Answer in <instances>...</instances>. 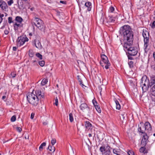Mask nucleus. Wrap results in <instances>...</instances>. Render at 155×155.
<instances>
[{
  "mask_svg": "<svg viewBox=\"0 0 155 155\" xmlns=\"http://www.w3.org/2000/svg\"><path fill=\"white\" fill-rule=\"evenodd\" d=\"M113 152L117 155H120V152L119 150L114 149L113 150Z\"/></svg>",
  "mask_w": 155,
  "mask_h": 155,
  "instance_id": "nucleus-28",
  "label": "nucleus"
},
{
  "mask_svg": "<svg viewBox=\"0 0 155 155\" xmlns=\"http://www.w3.org/2000/svg\"><path fill=\"white\" fill-rule=\"evenodd\" d=\"M43 124L44 125H46L48 124V123L46 122H43Z\"/></svg>",
  "mask_w": 155,
  "mask_h": 155,
  "instance_id": "nucleus-53",
  "label": "nucleus"
},
{
  "mask_svg": "<svg viewBox=\"0 0 155 155\" xmlns=\"http://www.w3.org/2000/svg\"><path fill=\"white\" fill-rule=\"evenodd\" d=\"M141 81V86H142V90L143 91H146L149 86L150 87L149 80L146 76H144L142 77Z\"/></svg>",
  "mask_w": 155,
  "mask_h": 155,
  "instance_id": "nucleus-5",
  "label": "nucleus"
},
{
  "mask_svg": "<svg viewBox=\"0 0 155 155\" xmlns=\"http://www.w3.org/2000/svg\"><path fill=\"white\" fill-rule=\"evenodd\" d=\"M8 32L9 31L7 30H5L4 31V33L6 35H8Z\"/></svg>",
  "mask_w": 155,
  "mask_h": 155,
  "instance_id": "nucleus-50",
  "label": "nucleus"
},
{
  "mask_svg": "<svg viewBox=\"0 0 155 155\" xmlns=\"http://www.w3.org/2000/svg\"><path fill=\"white\" fill-rule=\"evenodd\" d=\"M2 18H1V17L0 16V23L2 21Z\"/></svg>",
  "mask_w": 155,
  "mask_h": 155,
  "instance_id": "nucleus-57",
  "label": "nucleus"
},
{
  "mask_svg": "<svg viewBox=\"0 0 155 155\" xmlns=\"http://www.w3.org/2000/svg\"><path fill=\"white\" fill-rule=\"evenodd\" d=\"M150 25L152 28H155V21H154Z\"/></svg>",
  "mask_w": 155,
  "mask_h": 155,
  "instance_id": "nucleus-44",
  "label": "nucleus"
},
{
  "mask_svg": "<svg viewBox=\"0 0 155 155\" xmlns=\"http://www.w3.org/2000/svg\"><path fill=\"white\" fill-rule=\"evenodd\" d=\"M69 120L71 122H72L74 120L73 117V116L72 114L70 113L69 114Z\"/></svg>",
  "mask_w": 155,
  "mask_h": 155,
  "instance_id": "nucleus-33",
  "label": "nucleus"
},
{
  "mask_svg": "<svg viewBox=\"0 0 155 155\" xmlns=\"http://www.w3.org/2000/svg\"><path fill=\"white\" fill-rule=\"evenodd\" d=\"M36 56L40 59H42V55L38 53H36Z\"/></svg>",
  "mask_w": 155,
  "mask_h": 155,
  "instance_id": "nucleus-37",
  "label": "nucleus"
},
{
  "mask_svg": "<svg viewBox=\"0 0 155 155\" xmlns=\"http://www.w3.org/2000/svg\"><path fill=\"white\" fill-rule=\"evenodd\" d=\"M0 7L3 10L7 8L8 6L7 3L5 2L0 0Z\"/></svg>",
  "mask_w": 155,
  "mask_h": 155,
  "instance_id": "nucleus-15",
  "label": "nucleus"
},
{
  "mask_svg": "<svg viewBox=\"0 0 155 155\" xmlns=\"http://www.w3.org/2000/svg\"><path fill=\"white\" fill-rule=\"evenodd\" d=\"M23 19L20 16H17L15 18V20L18 23H22L21 22L23 21Z\"/></svg>",
  "mask_w": 155,
  "mask_h": 155,
  "instance_id": "nucleus-22",
  "label": "nucleus"
},
{
  "mask_svg": "<svg viewBox=\"0 0 155 155\" xmlns=\"http://www.w3.org/2000/svg\"><path fill=\"white\" fill-rule=\"evenodd\" d=\"M35 47L38 49L41 50L42 49V46L40 41L37 39H35Z\"/></svg>",
  "mask_w": 155,
  "mask_h": 155,
  "instance_id": "nucleus-12",
  "label": "nucleus"
},
{
  "mask_svg": "<svg viewBox=\"0 0 155 155\" xmlns=\"http://www.w3.org/2000/svg\"><path fill=\"white\" fill-rule=\"evenodd\" d=\"M78 79L80 83V84L82 86V87L84 85L83 84L82 81L81 80V79L80 78V76H77Z\"/></svg>",
  "mask_w": 155,
  "mask_h": 155,
  "instance_id": "nucleus-32",
  "label": "nucleus"
},
{
  "mask_svg": "<svg viewBox=\"0 0 155 155\" xmlns=\"http://www.w3.org/2000/svg\"><path fill=\"white\" fill-rule=\"evenodd\" d=\"M152 89V90H155V84L153 87Z\"/></svg>",
  "mask_w": 155,
  "mask_h": 155,
  "instance_id": "nucleus-56",
  "label": "nucleus"
},
{
  "mask_svg": "<svg viewBox=\"0 0 155 155\" xmlns=\"http://www.w3.org/2000/svg\"><path fill=\"white\" fill-rule=\"evenodd\" d=\"M28 54L30 57H33L34 55V52L33 51L32 49H30L29 51Z\"/></svg>",
  "mask_w": 155,
  "mask_h": 155,
  "instance_id": "nucleus-27",
  "label": "nucleus"
},
{
  "mask_svg": "<svg viewBox=\"0 0 155 155\" xmlns=\"http://www.w3.org/2000/svg\"><path fill=\"white\" fill-rule=\"evenodd\" d=\"M153 70L155 71V66L153 68Z\"/></svg>",
  "mask_w": 155,
  "mask_h": 155,
  "instance_id": "nucleus-63",
  "label": "nucleus"
},
{
  "mask_svg": "<svg viewBox=\"0 0 155 155\" xmlns=\"http://www.w3.org/2000/svg\"><path fill=\"white\" fill-rule=\"evenodd\" d=\"M128 64L129 67L130 68H133L134 67V62L132 61L128 62Z\"/></svg>",
  "mask_w": 155,
  "mask_h": 155,
  "instance_id": "nucleus-34",
  "label": "nucleus"
},
{
  "mask_svg": "<svg viewBox=\"0 0 155 155\" xmlns=\"http://www.w3.org/2000/svg\"><path fill=\"white\" fill-rule=\"evenodd\" d=\"M81 3L82 4H84V2H81Z\"/></svg>",
  "mask_w": 155,
  "mask_h": 155,
  "instance_id": "nucleus-61",
  "label": "nucleus"
},
{
  "mask_svg": "<svg viewBox=\"0 0 155 155\" xmlns=\"http://www.w3.org/2000/svg\"><path fill=\"white\" fill-rule=\"evenodd\" d=\"M46 145V143L45 142H43L40 146L39 147V149L40 151H41L43 149V147H45Z\"/></svg>",
  "mask_w": 155,
  "mask_h": 155,
  "instance_id": "nucleus-30",
  "label": "nucleus"
},
{
  "mask_svg": "<svg viewBox=\"0 0 155 155\" xmlns=\"http://www.w3.org/2000/svg\"><path fill=\"white\" fill-rule=\"evenodd\" d=\"M13 2L14 1L13 0H10L8 1L7 3L9 6H10L13 3Z\"/></svg>",
  "mask_w": 155,
  "mask_h": 155,
  "instance_id": "nucleus-39",
  "label": "nucleus"
},
{
  "mask_svg": "<svg viewBox=\"0 0 155 155\" xmlns=\"http://www.w3.org/2000/svg\"><path fill=\"white\" fill-rule=\"evenodd\" d=\"M56 142V140L55 139H53L51 141V143L53 146Z\"/></svg>",
  "mask_w": 155,
  "mask_h": 155,
  "instance_id": "nucleus-42",
  "label": "nucleus"
},
{
  "mask_svg": "<svg viewBox=\"0 0 155 155\" xmlns=\"http://www.w3.org/2000/svg\"><path fill=\"white\" fill-rule=\"evenodd\" d=\"M149 137L147 135V134H145L143 135V137L141 140V143L144 146L147 144L148 142V139Z\"/></svg>",
  "mask_w": 155,
  "mask_h": 155,
  "instance_id": "nucleus-10",
  "label": "nucleus"
},
{
  "mask_svg": "<svg viewBox=\"0 0 155 155\" xmlns=\"http://www.w3.org/2000/svg\"><path fill=\"white\" fill-rule=\"evenodd\" d=\"M34 114L32 113L31 114V119H33L34 117Z\"/></svg>",
  "mask_w": 155,
  "mask_h": 155,
  "instance_id": "nucleus-51",
  "label": "nucleus"
},
{
  "mask_svg": "<svg viewBox=\"0 0 155 155\" xmlns=\"http://www.w3.org/2000/svg\"><path fill=\"white\" fill-rule=\"evenodd\" d=\"M57 106L58 104V99L57 97H56L55 99V102L54 103Z\"/></svg>",
  "mask_w": 155,
  "mask_h": 155,
  "instance_id": "nucleus-47",
  "label": "nucleus"
},
{
  "mask_svg": "<svg viewBox=\"0 0 155 155\" xmlns=\"http://www.w3.org/2000/svg\"><path fill=\"white\" fill-rule=\"evenodd\" d=\"M142 35L144 38L149 37V33L146 30L143 31Z\"/></svg>",
  "mask_w": 155,
  "mask_h": 155,
  "instance_id": "nucleus-21",
  "label": "nucleus"
},
{
  "mask_svg": "<svg viewBox=\"0 0 155 155\" xmlns=\"http://www.w3.org/2000/svg\"><path fill=\"white\" fill-rule=\"evenodd\" d=\"M47 82L48 81L47 79H44L41 82V85L42 86H44L47 83Z\"/></svg>",
  "mask_w": 155,
  "mask_h": 155,
  "instance_id": "nucleus-31",
  "label": "nucleus"
},
{
  "mask_svg": "<svg viewBox=\"0 0 155 155\" xmlns=\"http://www.w3.org/2000/svg\"><path fill=\"white\" fill-rule=\"evenodd\" d=\"M119 32L120 34L124 36V45H132L134 33L130 26L125 25L121 27Z\"/></svg>",
  "mask_w": 155,
  "mask_h": 155,
  "instance_id": "nucleus-1",
  "label": "nucleus"
},
{
  "mask_svg": "<svg viewBox=\"0 0 155 155\" xmlns=\"http://www.w3.org/2000/svg\"><path fill=\"white\" fill-rule=\"evenodd\" d=\"M101 64L102 67H103L104 66V65H102V64L101 62Z\"/></svg>",
  "mask_w": 155,
  "mask_h": 155,
  "instance_id": "nucleus-62",
  "label": "nucleus"
},
{
  "mask_svg": "<svg viewBox=\"0 0 155 155\" xmlns=\"http://www.w3.org/2000/svg\"><path fill=\"white\" fill-rule=\"evenodd\" d=\"M85 126L86 129H89L92 127V124L89 122L86 121L85 122Z\"/></svg>",
  "mask_w": 155,
  "mask_h": 155,
  "instance_id": "nucleus-23",
  "label": "nucleus"
},
{
  "mask_svg": "<svg viewBox=\"0 0 155 155\" xmlns=\"http://www.w3.org/2000/svg\"><path fill=\"white\" fill-rule=\"evenodd\" d=\"M145 129V128L143 125L141 126L138 127V131L140 134H141V135H142V134H147V132L146 130Z\"/></svg>",
  "mask_w": 155,
  "mask_h": 155,
  "instance_id": "nucleus-13",
  "label": "nucleus"
},
{
  "mask_svg": "<svg viewBox=\"0 0 155 155\" xmlns=\"http://www.w3.org/2000/svg\"><path fill=\"white\" fill-rule=\"evenodd\" d=\"M16 74L14 72H11L10 76V78H14L15 77Z\"/></svg>",
  "mask_w": 155,
  "mask_h": 155,
  "instance_id": "nucleus-36",
  "label": "nucleus"
},
{
  "mask_svg": "<svg viewBox=\"0 0 155 155\" xmlns=\"http://www.w3.org/2000/svg\"><path fill=\"white\" fill-rule=\"evenodd\" d=\"M16 116L15 115L12 116L11 119V120L12 122H14L16 120Z\"/></svg>",
  "mask_w": 155,
  "mask_h": 155,
  "instance_id": "nucleus-41",
  "label": "nucleus"
},
{
  "mask_svg": "<svg viewBox=\"0 0 155 155\" xmlns=\"http://www.w3.org/2000/svg\"><path fill=\"white\" fill-rule=\"evenodd\" d=\"M39 64L41 67L43 66L45 64V62L44 61H40L39 62Z\"/></svg>",
  "mask_w": 155,
  "mask_h": 155,
  "instance_id": "nucleus-38",
  "label": "nucleus"
},
{
  "mask_svg": "<svg viewBox=\"0 0 155 155\" xmlns=\"http://www.w3.org/2000/svg\"><path fill=\"white\" fill-rule=\"evenodd\" d=\"M28 0H21V2H27Z\"/></svg>",
  "mask_w": 155,
  "mask_h": 155,
  "instance_id": "nucleus-59",
  "label": "nucleus"
},
{
  "mask_svg": "<svg viewBox=\"0 0 155 155\" xmlns=\"http://www.w3.org/2000/svg\"><path fill=\"white\" fill-rule=\"evenodd\" d=\"M28 39L25 35H22L18 37L16 41L17 45L20 46L24 44L26 41H28Z\"/></svg>",
  "mask_w": 155,
  "mask_h": 155,
  "instance_id": "nucleus-6",
  "label": "nucleus"
},
{
  "mask_svg": "<svg viewBox=\"0 0 155 155\" xmlns=\"http://www.w3.org/2000/svg\"><path fill=\"white\" fill-rule=\"evenodd\" d=\"M132 45L126 44L124 45V50L126 52H127L129 55L130 56H134L137 53V48L134 47H132Z\"/></svg>",
  "mask_w": 155,
  "mask_h": 155,
  "instance_id": "nucleus-3",
  "label": "nucleus"
},
{
  "mask_svg": "<svg viewBox=\"0 0 155 155\" xmlns=\"http://www.w3.org/2000/svg\"><path fill=\"white\" fill-rule=\"evenodd\" d=\"M16 130L17 131L19 132H21V131L22 130L21 128L19 127H17Z\"/></svg>",
  "mask_w": 155,
  "mask_h": 155,
  "instance_id": "nucleus-49",
  "label": "nucleus"
},
{
  "mask_svg": "<svg viewBox=\"0 0 155 155\" xmlns=\"http://www.w3.org/2000/svg\"><path fill=\"white\" fill-rule=\"evenodd\" d=\"M100 150L101 152L102 155H110L111 152L109 148L107 147L102 146L100 148Z\"/></svg>",
  "mask_w": 155,
  "mask_h": 155,
  "instance_id": "nucleus-9",
  "label": "nucleus"
},
{
  "mask_svg": "<svg viewBox=\"0 0 155 155\" xmlns=\"http://www.w3.org/2000/svg\"><path fill=\"white\" fill-rule=\"evenodd\" d=\"M126 116V115L125 113L120 114V117L122 124H123L124 122H126V120L125 119Z\"/></svg>",
  "mask_w": 155,
  "mask_h": 155,
  "instance_id": "nucleus-16",
  "label": "nucleus"
},
{
  "mask_svg": "<svg viewBox=\"0 0 155 155\" xmlns=\"http://www.w3.org/2000/svg\"><path fill=\"white\" fill-rule=\"evenodd\" d=\"M8 22L10 24L13 22V21H12V17H8Z\"/></svg>",
  "mask_w": 155,
  "mask_h": 155,
  "instance_id": "nucleus-43",
  "label": "nucleus"
},
{
  "mask_svg": "<svg viewBox=\"0 0 155 155\" xmlns=\"http://www.w3.org/2000/svg\"><path fill=\"white\" fill-rule=\"evenodd\" d=\"M60 2L61 3L64 4L65 3V2H64V1H60Z\"/></svg>",
  "mask_w": 155,
  "mask_h": 155,
  "instance_id": "nucleus-58",
  "label": "nucleus"
},
{
  "mask_svg": "<svg viewBox=\"0 0 155 155\" xmlns=\"http://www.w3.org/2000/svg\"><path fill=\"white\" fill-rule=\"evenodd\" d=\"M102 61L105 64V68L106 69H108L110 65V63L109 62L108 58L107 56L104 54H101V55Z\"/></svg>",
  "mask_w": 155,
  "mask_h": 155,
  "instance_id": "nucleus-8",
  "label": "nucleus"
},
{
  "mask_svg": "<svg viewBox=\"0 0 155 155\" xmlns=\"http://www.w3.org/2000/svg\"><path fill=\"white\" fill-rule=\"evenodd\" d=\"M144 47L145 49H147L149 45V37L144 38Z\"/></svg>",
  "mask_w": 155,
  "mask_h": 155,
  "instance_id": "nucleus-18",
  "label": "nucleus"
},
{
  "mask_svg": "<svg viewBox=\"0 0 155 155\" xmlns=\"http://www.w3.org/2000/svg\"><path fill=\"white\" fill-rule=\"evenodd\" d=\"M92 134H93L92 133L91 134V133L89 134H88L89 137H92Z\"/></svg>",
  "mask_w": 155,
  "mask_h": 155,
  "instance_id": "nucleus-54",
  "label": "nucleus"
},
{
  "mask_svg": "<svg viewBox=\"0 0 155 155\" xmlns=\"http://www.w3.org/2000/svg\"><path fill=\"white\" fill-rule=\"evenodd\" d=\"M17 49V48L16 47H13V51H16Z\"/></svg>",
  "mask_w": 155,
  "mask_h": 155,
  "instance_id": "nucleus-52",
  "label": "nucleus"
},
{
  "mask_svg": "<svg viewBox=\"0 0 155 155\" xmlns=\"http://www.w3.org/2000/svg\"><path fill=\"white\" fill-rule=\"evenodd\" d=\"M6 98V96H2V100H4Z\"/></svg>",
  "mask_w": 155,
  "mask_h": 155,
  "instance_id": "nucleus-55",
  "label": "nucleus"
},
{
  "mask_svg": "<svg viewBox=\"0 0 155 155\" xmlns=\"http://www.w3.org/2000/svg\"><path fill=\"white\" fill-rule=\"evenodd\" d=\"M36 62V61H33V62L34 63V62Z\"/></svg>",
  "mask_w": 155,
  "mask_h": 155,
  "instance_id": "nucleus-64",
  "label": "nucleus"
},
{
  "mask_svg": "<svg viewBox=\"0 0 155 155\" xmlns=\"http://www.w3.org/2000/svg\"><path fill=\"white\" fill-rule=\"evenodd\" d=\"M145 149L146 148L145 147H142L140 148V153H147L145 150Z\"/></svg>",
  "mask_w": 155,
  "mask_h": 155,
  "instance_id": "nucleus-29",
  "label": "nucleus"
},
{
  "mask_svg": "<svg viewBox=\"0 0 155 155\" xmlns=\"http://www.w3.org/2000/svg\"><path fill=\"white\" fill-rule=\"evenodd\" d=\"M128 154L129 155H134V152L132 151L129 150L128 152Z\"/></svg>",
  "mask_w": 155,
  "mask_h": 155,
  "instance_id": "nucleus-46",
  "label": "nucleus"
},
{
  "mask_svg": "<svg viewBox=\"0 0 155 155\" xmlns=\"http://www.w3.org/2000/svg\"><path fill=\"white\" fill-rule=\"evenodd\" d=\"M0 16H1V18H2V17L4 16V15L3 14H2L1 15H0Z\"/></svg>",
  "mask_w": 155,
  "mask_h": 155,
  "instance_id": "nucleus-60",
  "label": "nucleus"
},
{
  "mask_svg": "<svg viewBox=\"0 0 155 155\" xmlns=\"http://www.w3.org/2000/svg\"><path fill=\"white\" fill-rule=\"evenodd\" d=\"M151 94L152 95L155 96V90H152V89H151Z\"/></svg>",
  "mask_w": 155,
  "mask_h": 155,
  "instance_id": "nucleus-45",
  "label": "nucleus"
},
{
  "mask_svg": "<svg viewBox=\"0 0 155 155\" xmlns=\"http://www.w3.org/2000/svg\"><path fill=\"white\" fill-rule=\"evenodd\" d=\"M23 24L21 23H15L13 25L14 30L15 31L18 30V28H20L22 27Z\"/></svg>",
  "mask_w": 155,
  "mask_h": 155,
  "instance_id": "nucleus-17",
  "label": "nucleus"
},
{
  "mask_svg": "<svg viewBox=\"0 0 155 155\" xmlns=\"http://www.w3.org/2000/svg\"><path fill=\"white\" fill-rule=\"evenodd\" d=\"M150 87L155 83V76L152 75L149 81Z\"/></svg>",
  "mask_w": 155,
  "mask_h": 155,
  "instance_id": "nucleus-19",
  "label": "nucleus"
},
{
  "mask_svg": "<svg viewBox=\"0 0 155 155\" xmlns=\"http://www.w3.org/2000/svg\"><path fill=\"white\" fill-rule=\"evenodd\" d=\"M116 18V17H113L112 15H110L107 18V22L109 23L114 22Z\"/></svg>",
  "mask_w": 155,
  "mask_h": 155,
  "instance_id": "nucleus-14",
  "label": "nucleus"
},
{
  "mask_svg": "<svg viewBox=\"0 0 155 155\" xmlns=\"http://www.w3.org/2000/svg\"><path fill=\"white\" fill-rule=\"evenodd\" d=\"M114 101L116 104V109H117L119 110L120 108V105L119 102L116 99Z\"/></svg>",
  "mask_w": 155,
  "mask_h": 155,
  "instance_id": "nucleus-25",
  "label": "nucleus"
},
{
  "mask_svg": "<svg viewBox=\"0 0 155 155\" xmlns=\"http://www.w3.org/2000/svg\"><path fill=\"white\" fill-rule=\"evenodd\" d=\"M109 9L110 11L112 12L114 11V7L111 6L110 7Z\"/></svg>",
  "mask_w": 155,
  "mask_h": 155,
  "instance_id": "nucleus-48",
  "label": "nucleus"
},
{
  "mask_svg": "<svg viewBox=\"0 0 155 155\" xmlns=\"http://www.w3.org/2000/svg\"><path fill=\"white\" fill-rule=\"evenodd\" d=\"M147 132L148 133L152 130L151 126L150 123L148 122H146L143 125Z\"/></svg>",
  "mask_w": 155,
  "mask_h": 155,
  "instance_id": "nucleus-11",
  "label": "nucleus"
},
{
  "mask_svg": "<svg viewBox=\"0 0 155 155\" xmlns=\"http://www.w3.org/2000/svg\"><path fill=\"white\" fill-rule=\"evenodd\" d=\"M32 25H34L39 29L42 30L44 28V23L41 19L38 18H35L32 19Z\"/></svg>",
  "mask_w": 155,
  "mask_h": 155,
  "instance_id": "nucleus-4",
  "label": "nucleus"
},
{
  "mask_svg": "<svg viewBox=\"0 0 155 155\" xmlns=\"http://www.w3.org/2000/svg\"><path fill=\"white\" fill-rule=\"evenodd\" d=\"M92 102L93 105H94V107L95 106L97 105V102L96 101L95 99H94L92 100Z\"/></svg>",
  "mask_w": 155,
  "mask_h": 155,
  "instance_id": "nucleus-40",
  "label": "nucleus"
},
{
  "mask_svg": "<svg viewBox=\"0 0 155 155\" xmlns=\"http://www.w3.org/2000/svg\"><path fill=\"white\" fill-rule=\"evenodd\" d=\"M48 149L50 151H52L53 152H54L55 150V148L53 145L52 146L49 145L48 147Z\"/></svg>",
  "mask_w": 155,
  "mask_h": 155,
  "instance_id": "nucleus-26",
  "label": "nucleus"
},
{
  "mask_svg": "<svg viewBox=\"0 0 155 155\" xmlns=\"http://www.w3.org/2000/svg\"><path fill=\"white\" fill-rule=\"evenodd\" d=\"M80 109L85 114H90V110L89 107L85 103H83L80 105Z\"/></svg>",
  "mask_w": 155,
  "mask_h": 155,
  "instance_id": "nucleus-7",
  "label": "nucleus"
},
{
  "mask_svg": "<svg viewBox=\"0 0 155 155\" xmlns=\"http://www.w3.org/2000/svg\"><path fill=\"white\" fill-rule=\"evenodd\" d=\"M95 107L97 112L100 113L101 112V110L100 107L98 105L95 106Z\"/></svg>",
  "mask_w": 155,
  "mask_h": 155,
  "instance_id": "nucleus-35",
  "label": "nucleus"
},
{
  "mask_svg": "<svg viewBox=\"0 0 155 155\" xmlns=\"http://www.w3.org/2000/svg\"><path fill=\"white\" fill-rule=\"evenodd\" d=\"M35 94L33 93H29L27 94V98L28 102L33 106H36L39 102V98L44 97V94L41 91L38 90L35 91Z\"/></svg>",
  "mask_w": 155,
  "mask_h": 155,
  "instance_id": "nucleus-2",
  "label": "nucleus"
},
{
  "mask_svg": "<svg viewBox=\"0 0 155 155\" xmlns=\"http://www.w3.org/2000/svg\"><path fill=\"white\" fill-rule=\"evenodd\" d=\"M85 6L87 8L88 11H90L91 8V4L90 2H87L85 3Z\"/></svg>",
  "mask_w": 155,
  "mask_h": 155,
  "instance_id": "nucleus-20",
  "label": "nucleus"
},
{
  "mask_svg": "<svg viewBox=\"0 0 155 155\" xmlns=\"http://www.w3.org/2000/svg\"><path fill=\"white\" fill-rule=\"evenodd\" d=\"M18 7L20 9H24L25 8V7L24 5L22 2L20 3L19 4H18Z\"/></svg>",
  "mask_w": 155,
  "mask_h": 155,
  "instance_id": "nucleus-24",
  "label": "nucleus"
}]
</instances>
